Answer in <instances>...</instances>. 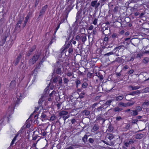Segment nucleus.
<instances>
[{
	"instance_id": "obj_1",
	"label": "nucleus",
	"mask_w": 149,
	"mask_h": 149,
	"mask_svg": "<svg viewBox=\"0 0 149 149\" xmlns=\"http://www.w3.org/2000/svg\"><path fill=\"white\" fill-rule=\"evenodd\" d=\"M39 57V55H34L33 57L29 60V64L32 65L34 64L38 60Z\"/></svg>"
},
{
	"instance_id": "obj_2",
	"label": "nucleus",
	"mask_w": 149,
	"mask_h": 149,
	"mask_svg": "<svg viewBox=\"0 0 149 149\" xmlns=\"http://www.w3.org/2000/svg\"><path fill=\"white\" fill-rule=\"evenodd\" d=\"M130 42L133 45L137 47L140 42V40L137 38H134L131 39Z\"/></svg>"
},
{
	"instance_id": "obj_3",
	"label": "nucleus",
	"mask_w": 149,
	"mask_h": 149,
	"mask_svg": "<svg viewBox=\"0 0 149 149\" xmlns=\"http://www.w3.org/2000/svg\"><path fill=\"white\" fill-rule=\"evenodd\" d=\"M69 11L70 10H66L65 12V14L61 17V19L59 22V23H60V24H61V23L65 22V20H67V18L68 17V15Z\"/></svg>"
},
{
	"instance_id": "obj_4",
	"label": "nucleus",
	"mask_w": 149,
	"mask_h": 149,
	"mask_svg": "<svg viewBox=\"0 0 149 149\" xmlns=\"http://www.w3.org/2000/svg\"><path fill=\"white\" fill-rule=\"evenodd\" d=\"M8 38L9 37L8 33H4L2 40L0 41V46H3L7 39L10 40V38L9 39Z\"/></svg>"
},
{
	"instance_id": "obj_5",
	"label": "nucleus",
	"mask_w": 149,
	"mask_h": 149,
	"mask_svg": "<svg viewBox=\"0 0 149 149\" xmlns=\"http://www.w3.org/2000/svg\"><path fill=\"white\" fill-rule=\"evenodd\" d=\"M87 39L86 35L85 34H83L80 35V40L82 41L83 43L84 44Z\"/></svg>"
},
{
	"instance_id": "obj_6",
	"label": "nucleus",
	"mask_w": 149,
	"mask_h": 149,
	"mask_svg": "<svg viewBox=\"0 0 149 149\" xmlns=\"http://www.w3.org/2000/svg\"><path fill=\"white\" fill-rule=\"evenodd\" d=\"M36 46L34 45L31 48L29 51L26 52V55L28 56H30L32 54V52L34 51L36 49Z\"/></svg>"
},
{
	"instance_id": "obj_7",
	"label": "nucleus",
	"mask_w": 149,
	"mask_h": 149,
	"mask_svg": "<svg viewBox=\"0 0 149 149\" xmlns=\"http://www.w3.org/2000/svg\"><path fill=\"white\" fill-rule=\"evenodd\" d=\"M126 57L125 56H122L120 58L118 57L117 58V61L119 63H123L125 60Z\"/></svg>"
},
{
	"instance_id": "obj_8",
	"label": "nucleus",
	"mask_w": 149,
	"mask_h": 149,
	"mask_svg": "<svg viewBox=\"0 0 149 149\" xmlns=\"http://www.w3.org/2000/svg\"><path fill=\"white\" fill-rule=\"evenodd\" d=\"M88 85V84L87 83L84 82L82 85L81 88H78L77 89V91L78 92H80L83 90V88H86Z\"/></svg>"
},
{
	"instance_id": "obj_9",
	"label": "nucleus",
	"mask_w": 149,
	"mask_h": 149,
	"mask_svg": "<svg viewBox=\"0 0 149 149\" xmlns=\"http://www.w3.org/2000/svg\"><path fill=\"white\" fill-rule=\"evenodd\" d=\"M134 143V141H133L132 139H130L129 141L128 142L124 141L123 143L127 147L129 146L130 145H131Z\"/></svg>"
},
{
	"instance_id": "obj_10",
	"label": "nucleus",
	"mask_w": 149,
	"mask_h": 149,
	"mask_svg": "<svg viewBox=\"0 0 149 149\" xmlns=\"http://www.w3.org/2000/svg\"><path fill=\"white\" fill-rule=\"evenodd\" d=\"M22 57V55L21 54H19L18 56L17 57L16 60H15L14 62L15 65H16L18 64L19 63L20 59Z\"/></svg>"
},
{
	"instance_id": "obj_11",
	"label": "nucleus",
	"mask_w": 149,
	"mask_h": 149,
	"mask_svg": "<svg viewBox=\"0 0 149 149\" xmlns=\"http://www.w3.org/2000/svg\"><path fill=\"white\" fill-rule=\"evenodd\" d=\"M142 28L146 30L149 29V24L145 23L142 24Z\"/></svg>"
},
{
	"instance_id": "obj_12",
	"label": "nucleus",
	"mask_w": 149,
	"mask_h": 149,
	"mask_svg": "<svg viewBox=\"0 0 149 149\" xmlns=\"http://www.w3.org/2000/svg\"><path fill=\"white\" fill-rule=\"evenodd\" d=\"M91 111L85 109L81 111V113H84V115L86 116H88L90 114Z\"/></svg>"
},
{
	"instance_id": "obj_13",
	"label": "nucleus",
	"mask_w": 149,
	"mask_h": 149,
	"mask_svg": "<svg viewBox=\"0 0 149 149\" xmlns=\"http://www.w3.org/2000/svg\"><path fill=\"white\" fill-rule=\"evenodd\" d=\"M144 136L143 134H139L135 135V138L136 139H141L143 138Z\"/></svg>"
},
{
	"instance_id": "obj_14",
	"label": "nucleus",
	"mask_w": 149,
	"mask_h": 149,
	"mask_svg": "<svg viewBox=\"0 0 149 149\" xmlns=\"http://www.w3.org/2000/svg\"><path fill=\"white\" fill-rule=\"evenodd\" d=\"M75 0H67L66 3L67 4H69V6H71Z\"/></svg>"
},
{
	"instance_id": "obj_15",
	"label": "nucleus",
	"mask_w": 149,
	"mask_h": 149,
	"mask_svg": "<svg viewBox=\"0 0 149 149\" xmlns=\"http://www.w3.org/2000/svg\"><path fill=\"white\" fill-rule=\"evenodd\" d=\"M124 98V96L123 95L118 96L116 97H115V100L116 101H120L123 99Z\"/></svg>"
},
{
	"instance_id": "obj_16",
	"label": "nucleus",
	"mask_w": 149,
	"mask_h": 149,
	"mask_svg": "<svg viewBox=\"0 0 149 149\" xmlns=\"http://www.w3.org/2000/svg\"><path fill=\"white\" fill-rule=\"evenodd\" d=\"M130 113L132 116H136L137 115L138 113L136 111V110H131L130 112Z\"/></svg>"
},
{
	"instance_id": "obj_17",
	"label": "nucleus",
	"mask_w": 149,
	"mask_h": 149,
	"mask_svg": "<svg viewBox=\"0 0 149 149\" xmlns=\"http://www.w3.org/2000/svg\"><path fill=\"white\" fill-rule=\"evenodd\" d=\"M96 1H92L91 3V5L93 7H94L95 9H97V8H96Z\"/></svg>"
},
{
	"instance_id": "obj_18",
	"label": "nucleus",
	"mask_w": 149,
	"mask_h": 149,
	"mask_svg": "<svg viewBox=\"0 0 149 149\" xmlns=\"http://www.w3.org/2000/svg\"><path fill=\"white\" fill-rule=\"evenodd\" d=\"M99 128V126L98 125L95 124L93 127L92 130H93L94 131H96L98 130Z\"/></svg>"
},
{
	"instance_id": "obj_19",
	"label": "nucleus",
	"mask_w": 149,
	"mask_h": 149,
	"mask_svg": "<svg viewBox=\"0 0 149 149\" xmlns=\"http://www.w3.org/2000/svg\"><path fill=\"white\" fill-rule=\"evenodd\" d=\"M68 113V112L67 111H62L59 113V115L61 116L62 115H67Z\"/></svg>"
},
{
	"instance_id": "obj_20",
	"label": "nucleus",
	"mask_w": 149,
	"mask_h": 149,
	"mask_svg": "<svg viewBox=\"0 0 149 149\" xmlns=\"http://www.w3.org/2000/svg\"><path fill=\"white\" fill-rule=\"evenodd\" d=\"M44 96H42L40 98L38 101V104L39 107H41L42 104L43 102L42 98H43Z\"/></svg>"
},
{
	"instance_id": "obj_21",
	"label": "nucleus",
	"mask_w": 149,
	"mask_h": 149,
	"mask_svg": "<svg viewBox=\"0 0 149 149\" xmlns=\"http://www.w3.org/2000/svg\"><path fill=\"white\" fill-rule=\"evenodd\" d=\"M107 137L110 140L113 139L114 136L111 134H108L107 135Z\"/></svg>"
},
{
	"instance_id": "obj_22",
	"label": "nucleus",
	"mask_w": 149,
	"mask_h": 149,
	"mask_svg": "<svg viewBox=\"0 0 149 149\" xmlns=\"http://www.w3.org/2000/svg\"><path fill=\"white\" fill-rule=\"evenodd\" d=\"M82 139L84 143H85L87 141L88 136L86 134L84 135V136L82 138Z\"/></svg>"
},
{
	"instance_id": "obj_23",
	"label": "nucleus",
	"mask_w": 149,
	"mask_h": 149,
	"mask_svg": "<svg viewBox=\"0 0 149 149\" xmlns=\"http://www.w3.org/2000/svg\"><path fill=\"white\" fill-rule=\"evenodd\" d=\"M140 93V91H133L130 92L128 94L129 95H134L135 94H139Z\"/></svg>"
},
{
	"instance_id": "obj_24",
	"label": "nucleus",
	"mask_w": 149,
	"mask_h": 149,
	"mask_svg": "<svg viewBox=\"0 0 149 149\" xmlns=\"http://www.w3.org/2000/svg\"><path fill=\"white\" fill-rule=\"evenodd\" d=\"M61 68L60 67H57L56 68V71L57 74H59L61 73Z\"/></svg>"
},
{
	"instance_id": "obj_25",
	"label": "nucleus",
	"mask_w": 149,
	"mask_h": 149,
	"mask_svg": "<svg viewBox=\"0 0 149 149\" xmlns=\"http://www.w3.org/2000/svg\"><path fill=\"white\" fill-rule=\"evenodd\" d=\"M142 62L145 64L149 62V58L148 57L144 58L142 60Z\"/></svg>"
},
{
	"instance_id": "obj_26",
	"label": "nucleus",
	"mask_w": 149,
	"mask_h": 149,
	"mask_svg": "<svg viewBox=\"0 0 149 149\" xmlns=\"http://www.w3.org/2000/svg\"><path fill=\"white\" fill-rule=\"evenodd\" d=\"M15 86V81H12L11 82L10 84V88H13Z\"/></svg>"
},
{
	"instance_id": "obj_27",
	"label": "nucleus",
	"mask_w": 149,
	"mask_h": 149,
	"mask_svg": "<svg viewBox=\"0 0 149 149\" xmlns=\"http://www.w3.org/2000/svg\"><path fill=\"white\" fill-rule=\"evenodd\" d=\"M113 109V111L115 112H119L121 111L123 109L122 108H120L118 107H116L114 108Z\"/></svg>"
},
{
	"instance_id": "obj_28",
	"label": "nucleus",
	"mask_w": 149,
	"mask_h": 149,
	"mask_svg": "<svg viewBox=\"0 0 149 149\" xmlns=\"http://www.w3.org/2000/svg\"><path fill=\"white\" fill-rule=\"evenodd\" d=\"M113 101L112 100H107L106 102L104 103V104L106 105H107L108 106H109L111 102Z\"/></svg>"
},
{
	"instance_id": "obj_29",
	"label": "nucleus",
	"mask_w": 149,
	"mask_h": 149,
	"mask_svg": "<svg viewBox=\"0 0 149 149\" xmlns=\"http://www.w3.org/2000/svg\"><path fill=\"white\" fill-rule=\"evenodd\" d=\"M48 7V5L47 4L45 6L42 7L41 10L45 13V12L47 9Z\"/></svg>"
},
{
	"instance_id": "obj_30",
	"label": "nucleus",
	"mask_w": 149,
	"mask_h": 149,
	"mask_svg": "<svg viewBox=\"0 0 149 149\" xmlns=\"http://www.w3.org/2000/svg\"><path fill=\"white\" fill-rule=\"evenodd\" d=\"M130 87L132 88V90H136L140 88V86H130Z\"/></svg>"
},
{
	"instance_id": "obj_31",
	"label": "nucleus",
	"mask_w": 149,
	"mask_h": 149,
	"mask_svg": "<svg viewBox=\"0 0 149 149\" xmlns=\"http://www.w3.org/2000/svg\"><path fill=\"white\" fill-rule=\"evenodd\" d=\"M98 75H97V76L99 78L101 81L103 79V75L101 74L100 73H98Z\"/></svg>"
},
{
	"instance_id": "obj_32",
	"label": "nucleus",
	"mask_w": 149,
	"mask_h": 149,
	"mask_svg": "<svg viewBox=\"0 0 149 149\" xmlns=\"http://www.w3.org/2000/svg\"><path fill=\"white\" fill-rule=\"evenodd\" d=\"M143 56V54L142 53H139L136 56H135L136 58H140Z\"/></svg>"
},
{
	"instance_id": "obj_33",
	"label": "nucleus",
	"mask_w": 149,
	"mask_h": 149,
	"mask_svg": "<svg viewBox=\"0 0 149 149\" xmlns=\"http://www.w3.org/2000/svg\"><path fill=\"white\" fill-rule=\"evenodd\" d=\"M124 47V46L123 45H120V46H118V47H117L114 48V49H113V50L114 51L115 50L117 49H120L122 47Z\"/></svg>"
},
{
	"instance_id": "obj_34",
	"label": "nucleus",
	"mask_w": 149,
	"mask_h": 149,
	"mask_svg": "<svg viewBox=\"0 0 149 149\" xmlns=\"http://www.w3.org/2000/svg\"><path fill=\"white\" fill-rule=\"evenodd\" d=\"M108 129L110 132H112L113 130V127L111 124L109 125Z\"/></svg>"
},
{
	"instance_id": "obj_35",
	"label": "nucleus",
	"mask_w": 149,
	"mask_h": 149,
	"mask_svg": "<svg viewBox=\"0 0 149 149\" xmlns=\"http://www.w3.org/2000/svg\"><path fill=\"white\" fill-rule=\"evenodd\" d=\"M104 41L105 42H108V41L109 40V38L108 37V35H105V37L104 38Z\"/></svg>"
},
{
	"instance_id": "obj_36",
	"label": "nucleus",
	"mask_w": 149,
	"mask_h": 149,
	"mask_svg": "<svg viewBox=\"0 0 149 149\" xmlns=\"http://www.w3.org/2000/svg\"><path fill=\"white\" fill-rule=\"evenodd\" d=\"M111 38L113 39H115L118 38L117 34L116 33H113L111 36Z\"/></svg>"
},
{
	"instance_id": "obj_37",
	"label": "nucleus",
	"mask_w": 149,
	"mask_h": 149,
	"mask_svg": "<svg viewBox=\"0 0 149 149\" xmlns=\"http://www.w3.org/2000/svg\"><path fill=\"white\" fill-rule=\"evenodd\" d=\"M76 88H78L79 85L80 84H81V82L79 80L77 79V80L76 81Z\"/></svg>"
},
{
	"instance_id": "obj_38",
	"label": "nucleus",
	"mask_w": 149,
	"mask_h": 149,
	"mask_svg": "<svg viewBox=\"0 0 149 149\" xmlns=\"http://www.w3.org/2000/svg\"><path fill=\"white\" fill-rule=\"evenodd\" d=\"M142 110V108L140 106H138L136 107V109L135 110L138 112V111H140Z\"/></svg>"
},
{
	"instance_id": "obj_39",
	"label": "nucleus",
	"mask_w": 149,
	"mask_h": 149,
	"mask_svg": "<svg viewBox=\"0 0 149 149\" xmlns=\"http://www.w3.org/2000/svg\"><path fill=\"white\" fill-rule=\"evenodd\" d=\"M8 110L9 111H14L13 106L11 105L9 107Z\"/></svg>"
},
{
	"instance_id": "obj_40",
	"label": "nucleus",
	"mask_w": 149,
	"mask_h": 149,
	"mask_svg": "<svg viewBox=\"0 0 149 149\" xmlns=\"http://www.w3.org/2000/svg\"><path fill=\"white\" fill-rule=\"evenodd\" d=\"M24 19V17L23 16L20 15L19 16V21H21L22 22H23Z\"/></svg>"
},
{
	"instance_id": "obj_41",
	"label": "nucleus",
	"mask_w": 149,
	"mask_h": 149,
	"mask_svg": "<svg viewBox=\"0 0 149 149\" xmlns=\"http://www.w3.org/2000/svg\"><path fill=\"white\" fill-rule=\"evenodd\" d=\"M135 103L134 102H132V103H130L129 102H128L127 103V106H130L133 105Z\"/></svg>"
},
{
	"instance_id": "obj_42",
	"label": "nucleus",
	"mask_w": 149,
	"mask_h": 149,
	"mask_svg": "<svg viewBox=\"0 0 149 149\" xmlns=\"http://www.w3.org/2000/svg\"><path fill=\"white\" fill-rule=\"evenodd\" d=\"M45 13V12L43 11H42L41 10L40 11L39 15V17H40L41 16L44 15Z\"/></svg>"
},
{
	"instance_id": "obj_43",
	"label": "nucleus",
	"mask_w": 149,
	"mask_h": 149,
	"mask_svg": "<svg viewBox=\"0 0 149 149\" xmlns=\"http://www.w3.org/2000/svg\"><path fill=\"white\" fill-rule=\"evenodd\" d=\"M119 105L122 106L123 107H127V103L125 104L123 102H120L119 103Z\"/></svg>"
},
{
	"instance_id": "obj_44",
	"label": "nucleus",
	"mask_w": 149,
	"mask_h": 149,
	"mask_svg": "<svg viewBox=\"0 0 149 149\" xmlns=\"http://www.w3.org/2000/svg\"><path fill=\"white\" fill-rule=\"evenodd\" d=\"M80 14H81V12H80L79 11H78L77 12V16H76V20L78 19L79 18V17L80 16Z\"/></svg>"
},
{
	"instance_id": "obj_45",
	"label": "nucleus",
	"mask_w": 149,
	"mask_h": 149,
	"mask_svg": "<svg viewBox=\"0 0 149 149\" xmlns=\"http://www.w3.org/2000/svg\"><path fill=\"white\" fill-rule=\"evenodd\" d=\"M28 120H27L26 122V124H27L26 125V126L25 127L26 128H29L30 126V123H28V122H27Z\"/></svg>"
},
{
	"instance_id": "obj_46",
	"label": "nucleus",
	"mask_w": 149,
	"mask_h": 149,
	"mask_svg": "<svg viewBox=\"0 0 149 149\" xmlns=\"http://www.w3.org/2000/svg\"><path fill=\"white\" fill-rule=\"evenodd\" d=\"M80 35H77L75 37V39L78 41H79L80 40Z\"/></svg>"
},
{
	"instance_id": "obj_47",
	"label": "nucleus",
	"mask_w": 149,
	"mask_h": 149,
	"mask_svg": "<svg viewBox=\"0 0 149 149\" xmlns=\"http://www.w3.org/2000/svg\"><path fill=\"white\" fill-rule=\"evenodd\" d=\"M118 9V6H116L114 8L113 11L114 13H117Z\"/></svg>"
},
{
	"instance_id": "obj_48",
	"label": "nucleus",
	"mask_w": 149,
	"mask_h": 149,
	"mask_svg": "<svg viewBox=\"0 0 149 149\" xmlns=\"http://www.w3.org/2000/svg\"><path fill=\"white\" fill-rule=\"evenodd\" d=\"M47 116L46 114L44 113H42L41 116V117L42 118L46 119Z\"/></svg>"
},
{
	"instance_id": "obj_49",
	"label": "nucleus",
	"mask_w": 149,
	"mask_h": 149,
	"mask_svg": "<svg viewBox=\"0 0 149 149\" xmlns=\"http://www.w3.org/2000/svg\"><path fill=\"white\" fill-rule=\"evenodd\" d=\"M94 140L92 138H89L88 139V141L91 143H93L94 142Z\"/></svg>"
},
{
	"instance_id": "obj_50",
	"label": "nucleus",
	"mask_w": 149,
	"mask_h": 149,
	"mask_svg": "<svg viewBox=\"0 0 149 149\" xmlns=\"http://www.w3.org/2000/svg\"><path fill=\"white\" fill-rule=\"evenodd\" d=\"M103 106L102 105H101L100 107H98L97 109L98 111H100L102 110V109L103 108Z\"/></svg>"
},
{
	"instance_id": "obj_51",
	"label": "nucleus",
	"mask_w": 149,
	"mask_h": 149,
	"mask_svg": "<svg viewBox=\"0 0 149 149\" xmlns=\"http://www.w3.org/2000/svg\"><path fill=\"white\" fill-rule=\"evenodd\" d=\"M63 81H64V83L66 84H68V82L69 81V80L68 79H67L66 78H65L63 79Z\"/></svg>"
},
{
	"instance_id": "obj_52",
	"label": "nucleus",
	"mask_w": 149,
	"mask_h": 149,
	"mask_svg": "<svg viewBox=\"0 0 149 149\" xmlns=\"http://www.w3.org/2000/svg\"><path fill=\"white\" fill-rule=\"evenodd\" d=\"M56 119V116L54 115L52 116L50 118V120H54Z\"/></svg>"
},
{
	"instance_id": "obj_53",
	"label": "nucleus",
	"mask_w": 149,
	"mask_h": 149,
	"mask_svg": "<svg viewBox=\"0 0 149 149\" xmlns=\"http://www.w3.org/2000/svg\"><path fill=\"white\" fill-rule=\"evenodd\" d=\"M114 53L113 52H110L104 55V56H109L113 54Z\"/></svg>"
},
{
	"instance_id": "obj_54",
	"label": "nucleus",
	"mask_w": 149,
	"mask_h": 149,
	"mask_svg": "<svg viewBox=\"0 0 149 149\" xmlns=\"http://www.w3.org/2000/svg\"><path fill=\"white\" fill-rule=\"evenodd\" d=\"M56 93V92L55 91H53L49 95V96L50 97H52V95L53 94H55V93Z\"/></svg>"
},
{
	"instance_id": "obj_55",
	"label": "nucleus",
	"mask_w": 149,
	"mask_h": 149,
	"mask_svg": "<svg viewBox=\"0 0 149 149\" xmlns=\"http://www.w3.org/2000/svg\"><path fill=\"white\" fill-rule=\"evenodd\" d=\"M32 13L31 12H29L27 14V16H28L29 17H32Z\"/></svg>"
},
{
	"instance_id": "obj_56",
	"label": "nucleus",
	"mask_w": 149,
	"mask_h": 149,
	"mask_svg": "<svg viewBox=\"0 0 149 149\" xmlns=\"http://www.w3.org/2000/svg\"><path fill=\"white\" fill-rule=\"evenodd\" d=\"M58 83L60 85H61L62 83V79L61 77H60L58 80Z\"/></svg>"
},
{
	"instance_id": "obj_57",
	"label": "nucleus",
	"mask_w": 149,
	"mask_h": 149,
	"mask_svg": "<svg viewBox=\"0 0 149 149\" xmlns=\"http://www.w3.org/2000/svg\"><path fill=\"white\" fill-rule=\"evenodd\" d=\"M20 25L18 24L17 23L15 26V29H17L18 28H20Z\"/></svg>"
},
{
	"instance_id": "obj_58",
	"label": "nucleus",
	"mask_w": 149,
	"mask_h": 149,
	"mask_svg": "<svg viewBox=\"0 0 149 149\" xmlns=\"http://www.w3.org/2000/svg\"><path fill=\"white\" fill-rule=\"evenodd\" d=\"M103 119V118H102L100 116H99L97 117V118L96 119V121L101 120Z\"/></svg>"
},
{
	"instance_id": "obj_59",
	"label": "nucleus",
	"mask_w": 149,
	"mask_h": 149,
	"mask_svg": "<svg viewBox=\"0 0 149 149\" xmlns=\"http://www.w3.org/2000/svg\"><path fill=\"white\" fill-rule=\"evenodd\" d=\"M97 19L96 18H95L93 22V24L94 25H96L97 24Z\"/></svg>"
},
{
	"instance_id": "obj_60",
	"label": "nucleus",
	"mask_w": 149,
	"mask_h": 149,
	"mask_svg": "<svg viewBox=\"0 0 149 149\" xmlns=\"http://www.w3.org/2000/svg\"><path fill=\"white\" fill-rule=\"evenodd\" d=\"M92 76V74L90 72H88L87 75V77L89 78H90Z\"/></svg>"
},
{
	"instance_id": "obj_61",
	"label": "nucleus",
	"mask_w": 149,
	"mask_h": 149,
	"mask_svg": "<svg viewBox=\"0 0 149 149\" xmlns=\"http://www.w3.org/2000/svg\"><path fill=\"white\" fill-rule=\"evenodd\" d=\"M135 58H136V57H135V55H134V56H132L131 57V58H130V61H133L134 59Z\"/></svg>"
},
{
	"instance_id": "obj_62",
	"label": "nucleus",
	"mask_w": 149,
	"mask_h": 149,
	"mask_svg": "<svg viewBox=\"0 0 149 149\" xmlns=\"http://www.w3.org/2000/svg\"><path fill=\"white\" fill-rule=\"evenodd\" d=\"M138 121V120L136 119L133 120L132 123L134 124H136Z\"/></svg>"
},
{
	"instance_id": "obj_63",
	"label": "nucleus",
	"mask_w": 149,
	"mask_h": 149,
	"mask_svg": "<svg viewBox=\"0 0 149 149\" xmlns=\"http://www.w3.org/2000/svg\"><path fill=\"white\" fill-rule=\"evenodd\" d=\"M78 94L79 95H85V93L83 91H81L80 92H78Z\"/></svg>"
},
{
	"instance_id": "obj_64",
	"label": "nucleus",
	"mask_w": 149,
	"mask_h": 149,
	"mask_svg": "<svg viewBox=\"0 0 149 149\" xmlns=\"http://www.w3.org/2000/svg\"><path fill=\"white\" fill-rule=\"evenodd\" d=\"M58 79L57 77H55L53 80V82L54 83H56L58 81Z\"/></svg>"
}]
</instances>
